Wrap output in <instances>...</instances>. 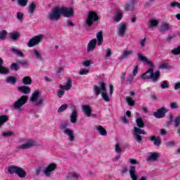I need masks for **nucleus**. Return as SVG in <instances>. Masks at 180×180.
<instances>
[{"label":"nucleus","mask_w":180,"mask_h":180,"mask_svg":"<svg viewBox=\"0 0 180 180\" xmlns=\"http://www.w3.org/2000/svg\"><path fill=\"white\" fill-rule=\"evenodd\" d=\"M136 122L138 127H134L133 136L136 143L140 144L143 141V136H141V134H143L144 136H146L147 134L146 130L142 129L144 126H146V124L144 123V121H143V118L141 117L137 118L136 120Z\"/></svg>","instance_id":"1"},{"label":"nucleus","mask_w":180,"mask_h":180,"mask_svg":"<svg viewBox=\"0 0 180 180\" xmlns=\"http://www.w3.org/2000/svg\"><path fill=\"white\" fill-rule=\"evenodd\" d=\"M99 85H100L101 88H99V86H98L96 85L94 86V91L95 92L96 96H99V95H101V93L102 91L101 96H102L103 99L105 102H110V98L108 95L107 90H106V84L104 82H101L99 83Z\"/></svg>","instance_id":"2"},{"label":"nucleus","mask_w":180,"mask_h":180,"mask_svg":"<svg viewBox=\"0 0 180 180\" xmlns=\"http://www.w3.org/2000/svg\"><path fill=\"white\" fill-rule=\"evenodd\" d=\"M160 76L161 72L160 70H157L154 72V69L150 68L141 75V78H142V79H152L153 82H157V81L160 79Z\"/></svg>","instance_id":"3"},{"label":"nucleus","mask_w":180,"mask_h":180,"mask_svg":"<svg viewBox=\"0 0 180 180\" xmlns=\"http://www.w3.org/2000/svg\"><path fill=\"white\" fill-rule=\"evenodd\" d=\"M99 20V16L96 11H89V14L86 18V25L87 27H92L94 22H98Z\"/></svg>","instance_id":"4"},{"label":"nucleus","mask_w":180,"mask_h":180,"mask_svg":"<svg viewBox=\"0 0 180 180\" xmlns=\"http://www.w3.org/2000/svg\"><path fill=\"white\" fill-rule=\"evenodd\" d=\"M39 96H40V91L35 90L30 97V101L32 103H35V106H40V105L43 104V102H44V97H41L37 101Z\"/></svg>","instance_id":"5"},{"label":"nucleus","mask_w":180,"mask_h":180,"mask_svg":"<svg viewBox=\"0 0 180 180\" xmlns=\"http://www.w3.org/2000/svg\"><path fill=\"white\" fill-rule=\"evenodd\" d=\"M29 97L26 95H22L20 98H18L13 104V108L15 109V110H20L22 106L26 105L27 103V100Z\"/></svg>","instance_id":"6"},{"label":"nucleus","mask_w":180,"mask_h":180,"mask_svg":"<svg viewBox=\"0 0 180 180\" xmlns=\"http://www.w3.org/2000/svg\"><path fill=\"white\" fill-rule=\"evenodd\" d=\"M61 16V8L56 6L53 10H52L48 15L50 20H58Z\"/></svg>","instance_id":"7"},{"label":"nucleus","mask_w":180,"mask_h":180,"mask_svg":"<svg viewBox=\"0 0 180 180\" xmlns=\"http://www.w3.org/2000/svg\"><path fill=\"white\" fill-rule=\"evenodd\" d=\"M168 113V109L165 108V106H162L160 108H158L156 112H153V116L156 119H164L165 117V115Z\"/></svg>","instance_id":"8"},{"label":"nucleus","mask_w":180,"mask_h":180,"mask_svg":"<svg viewBox=\"0 0 180 180\" xmlns=\"http://www.w3.org/2000/svg\"><path fill=\"white\" fill-rule=\"evenodd\" d=\"M43 34H39L37 36H34L33 38L30 39L27 43L28 47H34V46H37V44H40L41 43V39H43Z\"/></svg>","instance_id":"9"},{"label":"nucleus","mask_w":180,"mask_h":180,"mask_svg":"<svg viewBox=\"0 0 180 180\" xmlns=\"http://www.w3.org/2000/svg\"><path fill=\"white\" fill-rule=\"evenodd\" d=\"M60 12L61 15L65 18H71V16H74V8L72 7H61Z\"/></svg>","instance_id":"10"},{"label":"nucleus","mask_w":180,"mask_h":180,"mask_svg":"<svg viewBox=\"0 0 180 180\" xmlns=\"http://www.w3.org/2000/svg\"><path fill=\"white\" fill-rule=\"evenodd\" d=\"M34 146H36V141L32 139H29L27 143L17 146V148L18 150H27L29 148H32V147H34Z\"/></svg>","instance_id":"11"},{"label":"nucleus","mask_w":180,"mask_h":180,"mask_svg":"<svg viewBox=\"0 0 180 180\" xmlns=\"http://www.w3.org/2000/svg\"><path fill=\"white\" fill-rule=\"evenodd\" d=\"M56 169H57V165L53 162L50 163L44 171V174H45L46 176H51V173L50 172H53V171H56Z\"/></svg>","instance_id":"12"},{"label":"nucleus","mask_w":180,"mask_h":180,"mask_svg":"<svg viewBox=\"0 0 180 180\" xmlns=\"http://www.w3.org/2000/svg\"><path fill=\"white\" fill-rule=\"evenodd\" d=\"M137 57H138L139 61H141V63H145L146 64H147L152 68H153V67H154V63H153L151 62V60H148V58H147V57L143 56V54H141V53H138Z\"/></svg>","instance_id":"13"},{"label":"nucleus","mask_w":180,"mask_h":180,"mask_svg":"<svg viewBox=\"0 0 180 180\" xmlns=\"http://www.w3.org/2000/svg\"><path fill=\"white\" fill-rule=\"evenodd\" d=\"M129 172V176H131V179L132 180L139 179V176L137 175V172H136V166H130Z\"/></svg>","instance_id":"14"},{"label":"nucleus","mask_w":180,"mask_h":180,"mask_svg":"<svg viewBox=\"0 0 180 180\" xmlns=\"http://www.w3.org/2000/svg\"><path fill=\"white\" fill-rule=\"evenodd\" d=\"M96 39H93L89 42L87 45V53H91V51H94L96 49Z\"/></svg>","instance_id":"15"},{"label":"nucleus","mask_w":180,"mask_h":180,"mask_svg":"<svg viewBox=\"0 0 180 180\" xmlns=\"http://www.w3.org/2000/svg\"><path fill=\"white\" fill-rule=\"evenodd\" d=\"M126 30H127V27L126 26V23L122 22L118 27V36L122 37V36H124L126 33Z\"/></svg>","instance_id":"16"},{"label":"nucleus","mask_w":180,"mask_h":180,"mask_svg":"<svg viewBox=\"0 0 180 180\" xmlns=\"http://www.w3.org/2000/svg\"><path fill=\"white\" fill-rule=\"evenodd\" d=\"M60 89H65L66 91H70L71 88H72V79L70 77L67 79V84L66 85H60Z\"/></svg>","instance_id":"17"},{"label":"nucleus","mask_w":180,"mask_h":180,"mask_svg":"<svg viewBox=\"0 0 180 180\" xmlns=\"http://www.w3.org/2000/svg\"><path fill=\"white\" fill-rule=\"evenodd\" d=\"M82 109L84 115H86L87 117H91L92 113V109L91 108V106L88 105H83L82 106Z\"/></svg>","instance_id":"18"},{"label":"nucleus","mask_w":180,"mask_h":180,"mask_svg":"<svg viewBox=\"0 0 180 180\" xmlns=\"http://www.w3.org/2000/svg\"><path fill=\"white\" fill-rule=\"evenodd\" d=\"M77 117H78V111L77 110V109L73 108L72 110V113L70 115L71 123H77V122H78Z\"/></svg>","instance_id":"19"},{"label":"nucleus","mask_w":180,"mask_h":180,"mask_svg":"<svg viewBox=\"0 0 180 180\" xmlns=\"http://www.w3.org/2000/svg\"><path fill=\"white\" fill-rule=\"evenodd\" d=\"M149 140L150 141H153V144L154 146H156V147H160V146L161 145V138H160V136L157 137L153 135L149 137Z\"/></svg>","instance_id":"20"},{"label":"nucleus","mask_w":180,"mask_h":180,"mask_svg":"<svg viewBox=\"0 0 180 180\" xmlns=\"http://www.w3.org/2000/svg\"><path fill=\"white\" fill-rule=\"evenodd\" d=\"M63 131L64 134L68 136L70 141H74V140H75V136H74V131H72V130L66 128Z\"/></svg>","instance_id":"21"},{"label":"nucleus","mask_w":180,"mask_h":180,"mask_svg":"<svg viewBox=\"0 0 180 180\" xmlns=\"http://www.w3.org/2000/svg\"><path fill=\"white\" fill-rule=\"evenodd\" d=\"M160 158V154L152 152L149 154V155L147 157L146 160L147 161H157Z\"/></svg>","instance_id":"22"},{"label":"nucleus","mask_w":180,"mask_h":180,"mask_svg":"<svg viewBox=\"0 0 180 180\" xmlns=\"http://www.w3.org/2000/svg\"><path fill=\"white\" fill-rule=\"evenodd\" d=\"M19 92H21V94H25V95H28V94H30V87L27 86H21L18 88Z\"/></svg>","instance_id":"23"},{"label":"nucleus","mask_w":180,"mask_h":180,"mask_svg":"<svg viewBox=\"0 0 180 180\" xmlns=\"http://www.w3.org/2000/svg\"><path fill=\"white\" fill-rule=\"evenodd\" d=\"M79 177V175L78 174V173L75 172H70L66 176V179L68 180H72V179L77 180L78 179Z\"/></svg>","instance_id":"24"},{"label":"nucleus","mask_w":180,"mask_h":180,"mask_svg":"<svg viewBox=\"0 0 180 180\" xmlns=\"http://www.w3.org/2000/svg\"><path fill=\"white\" fill-rule=\"evenodd\" d=\"M96 39L98 41V46H102L103 44V32L102 31H100L96 34Z\"/></svg>","instance_id":"25"},{"label":"nucleus","mask_w":180,"mask_h":180,"mask_svg":"<svg viewBox=\"0 0 180 180\" xmlns=\"http://www.w3.org/2000/svg\"><path fill=\"white\" fill-rule=\"evenodd\" d=\"M18 169H19L18 166L9 165L8 167V172L10 173L11 175H12L13 174H18Z\"/></svg>","instance_id":"26"},{"label":"nucleus","mask_w":180,"mask_h":180,"mask_svg":"<svg viewBox=\"0 0 180 180\" xmlns=\"http://www.w3.org/2000/svg\"><path fill=\"white\" fill-rule=\"evenodd\" d=\"M18 79L14 76H8L6 79V84H11V85H15L16 84Z\"/></svg>","instance_id":"27"},{"label":"nucleus","mask_w":180,"mask_h":180,"mask_svg":"<svg viewBox=\"0 0 180 180\" xmlns=\"http://www.w3.org/2000/svg\"><path fill=\"white\" fill-rule=\"evenodd\" d=\"M9 37L13 41H16L19 37H20V34H19L18 32H11L9 33Z\"/></svg>","instance_id":"28"},{"label":"nucleus","mask_w":180,"mask_h":180,"mask_svg":"<svg viewBox=\"0 0 180 180\" xmlns=\"http://www.w3.org/2000/svg\"><path fill=\"white\" fill-rule=\"evenodd\" d=\"M9 120V116L6 115H0V127L5 124Z\"/></svg>","instance_id":"29"},{"label":"nucleus","mask_w":180,"mask_h":180,"mask_svg":"<svg viewBox=\"0 0 180 180\" xmlns=\"http://www.w3.org/2000/svg\"><path fill=\"white\" fill-rule=\"evenodd\" d=\"M17 175L19 178H25L27 175L26 172L20 167H18Z\"/></svg>","instance_id":"30"},{"label":"nucleus","mask_w":180,"mask_h":180,"mask_svg":"<svg viewBox=\"0 0 180 180\" xmlns=\"http://www.w3.org/2000/svg\"><path fill=\"white\" fill-rule=\"evenodd\" d=\"M22 82L24 85H32V78L29 76H25L22 78Z\"/></svg>","instance_id":"31"},{"label":"nucleus","mask_w":180,"mask_h":180,"mask_svg":"<svg viewBox=\"0 0 180 180\" xmlns=\"http://www.w3.org/2000/svg\"><path fill=\"white\" fill-rule=\"evenodd\" d=\"M97 130L99 131L101 136H108V131L103 127H102V125H99L97 127Z\"/></svg>","instance_id":"32"},{"label":"nucleus","mask_w":180,"mask_h":180,"mask_svg":"<svg viewBox=\"0 0 180 180\" xmlns=\"http://www.w3.org/2000/svg\"><path fill=\"white\" fill-rule=\"evenodd\" d=\"M169 29H171V27H169V24L164 23L161 25L160 31L164 32H167V30H169Z\"/></svg>","instance_id":"33"},{"label":"nucleus","mask_w":180,"mask_h":180,"mask_svg":"<svg viewBox=\"0 0 180 180\" xmlns=\"http://www.w3.org/2000/svg\"><path fill=\"white\" fill-rule=\"evenodd\" d=\"M122 18H123V13L119 11H117L115 18V22H120Z\"/></svg>","instance_id":"34"},{"label":"nucleus","mask_w":180,"mask_h":180,"mask_svg":"<svg viewBox=\"0 0 180 180\" xmlns=\"http://www.w3.org/2000/svg\"><path fill=\"white\" fill-rule=\"evenodd\" d=\"M11 51L12 53H14V54L19 56V57H23L25 56L23 52L20 51L19 49H16L15 48H12Z\"/></svg>","instance_id":"35"},{"label":"nucleus","mask_w":180,"mask_h":180,"mask_svg":"<svg viewBox=\"0 0 180 180\" xmlns=\"http://www.w3.org/2000/svg\"><path fill=\"white\" fill-rule=\"evenodd\" d=\"M155 26H158V20H151L149 21V25H148L149 29L155 27Z\"/></svg>","instance_id":"36"},{"label":"nucleus","mask_w":180,"mask_h":180,"mask_svg":"<svg viewBox=\"0 0 180 180\" xmlns=\"http://www.w3.org/2000/svg\"><path fill=\"white\" fill-rule=\"evenodd\" d=\"M129 8H134V1L131 0V4L130 3L126 4L124 8V10L126 12H128Z\"/></svg>","instance_id":"37"},{"label":"nucleus","mask_w":180,"mask_h":180,"mask_svg":"<svg viewBox=\"0 0 180 180\" xmlns=\"http://www.w3.org/2000/svg\"><path fill=\"white\" fill-rule=\"evenodd\" d=\"M126 101L127 103H128L129 106H134L136 105V102L133 100L131 97L127 96Z\"/></svg>","instance_id":"38"},{"label":"nucleus","mask_w":180,"mask_h":180,"mask_svg":"<svg viewBox=\"0 0 180 180\" xmlns=\"http://www.w3.org/2000/svg\"><path fill=\"white\" fill-rule=\"evenodd\" d=\"M68 108V104L65 103L63 104L58 110V113H63V112H65L67 108Z\"/></svg>","instance_id":"39"},{"label":"nucleus","mask_w":180,"mask_h":180,"mask_svg":"<svg viewBox=\"0 0 180 180\" xmlns=\"http://www.w3.org/2000/svg\"><path fill=\"white\" fill-rule=\"evenodd\" d=\"M11 71H19L20 70V67L18 63H12L10 66Z\"/></svg>","instance_id":"40"},{"label":"nucleus","mask_w":180,"mask_h":180,"mask_svg":"<svg viewBox=\"0 0 180 180\" xmlns=\"http://www.w3.org/2000/svg\"><path fill=\"white\" fill-rule=\"evenodd\" d=\"M34 9H36V4L32 2L30 4L28 12H30L32 14L34 13Z\"/></svg>","instance_id":"41"},{"label":"nucleus","mask_w":180,"mask_h":180,"mask_svg":"<svg viewBox=\"0 0 180 180\" xmlns=\"http://www.w3.org/2000/svg\"><path fill=\"white\" fill-rule=\"evenodd\" d=\"M0 74H4V75H6L9 74V70L6 67L0 66Z\"/></svg>","instance_id":"42"},{"label":"nucleus","mask_w":180,"mask_h":180,"mask_svg":"<svg viewBox=\"0 0 180 180\" xmlns=\"http://www.w3.org/2000/svg\"><path fill=\"white\" fill-rule=\"evenodd\" d=\"M6 36H8V32L6 30H3L0 32V40H5Z\"/></svg>","instance_id":"43"},{"label":"nucleus","mask_w":180,"mask_h":180,"mask_svg":"<svg viewBox=\"0 0 180 180\" xmlns=\"http://www.w3.org/2000/svg\"><path fill=\"white\" fill-rule=\"evenodd\" d=\"M173 122H174V127H179V126H180V115L176 117Z\"/></svg>","instance_id":"44"},{"label":"nucleus","mask_w":180,"mask_h":180,"mask_svg":"<svg viewBox=\"0 0 180 180\" xmlns=\"http://www.w3.org/2000/svg\"><path fill=\"white\" fill-rule=\"evenodd\" d=\"M130 54H133V51H131V50H129V51L125 50L123 52L122 58V59L127 58V56H130Z\"/></svg>","instance_id":"45"},{"label":"nucleus","mask_w":180,"mask_h":180,"mask_svg":"<svg viewBox=\"0 0 180 180\" xmlns=\"http://www.w3.org/2000/svg\"><path fill=\"white\" fill-rule=\"evenodd\" d=\"M17 2L20 6L25 8V6H27L28 1L27 0H17Z\"/></svg>","instance_id":"46"},{"label":"nucleus","mask_w":180,"mask_h":180,"mask_svg":"<svg viewBox=\"0 0 180 180\" xmlns=\"http://www.w3.org/2000/svg\"><path fill=\"white\" fill-rule=\"evenodd\" d=\"M171 53L174 56H179L180 55V46H177V48L174 49L171 51Z\"/></svg>","instance_id":"47"},{"label":"nucleus","mask_w":180,"mask_h":180,"mask_svg":"<svg viewBox=\"0 0 180 180\" xmlns=\"http://www.w3.org/2000/svg\"><path fill=\"white\" fill-rule=\"evenodd\" d=\"M170 6L171 8H178L179 9H180V4L178 1H173L170 3Z\"/></svg>","instance_id":"48"},{"label":"nucleus","mask_w":180,"mask_h":180,"mask_svg":"<svg viewBox=\"0 0 180 180\" xmlns=\"http://www.w3.org/2000/svg\"><path fill=\"white\" fill-rule=\"evenodd\" d=\"M33 53L37 60H41V54H40V52H39V51L34 50Z\"/></svg>","instance_id":"49"},{"label":"nucleus","mask_w":180,"mask_h":180,"mask_svg":"<svg viewBox=\"0 0 180 180\" xmlns=\"http://www.w3.org/2000/svg\"><path fill=\"white\" fill-rule=\"evenodd\" d=\"M160 70H168L171 68V66H169V65H168L167 63H163L160 65Z\"/></svg>","instance_id":"50"},{"label":"nucleus","mask_w":180,"mask_h":180,"mask_svg":"<svg viewBox=\"0 0 180 180\" xmlns=\"http://www.w3.org/2000/svg\"><path fill=\"white\" fill-rule=\"evenodd\" d=\"M112 56V49H105V58H108Z\"/></svg>","instance_id":"51"},{"label":"nucleus","mask_w":180,"mask_h":180,"mask_svg":"<svg viewBox=\"0 0 180 180\" xmlns=\"http://www.w3.org/2000/svg\"><path fill=\"white\" fill-rule=\"evenodd\" d=\"M3 137H11V136H13V131H10L8 132H4L2 134Z\"/></svg>","instance_id":"52"},{"label":"nucleus","mask_w":180,"mask_h":180,"mask_svg":"<svg viewBox=\"0 0 180 180\" xmlns=\"http://www.w3.org/2000/svg\"><path fill=\"white\" fill-rule=\"evenodd\" d=\"M162 89H165L167 88H169V84H168V82L163 81L162 84H161Z\"/></svg>","instance_id":"53"},{"label":"nucleus","mask_w":180,"mask_h":180,"mask_svg":"<svg viewBox=\"0 0 180 180\" xmlns=\"http://www.w3.org/2000/svg\"><path fill=\"white\" fill-rule=\"evenodd\" d=\"M115 153H117V154H120V153H122V148L119 143L115 144Z\"/></svg>","instance_id":"54"},{"label":"nucleus","mask_w":180,"mask_h":180,"mask_svg":"<svg viewBox=\"0 0 180 180\" xmlns=\"http://www.w3.org/2000/svg\"><path fill=\"white\" fill-rule=\"evenodd\" d=\"M17 19L20 21L23 20V13L18 12L17 13Z\"/></svg>","instance_id":"55"},{"label":"nucleus","mask_w":180,"mask_h":180,"mask_svg":"<svg viewBox=\"0 0 180 180\" xmlns=\"http://www.w3.org/2000/svg\"><path fill=\"white\" fill-rule=\"evenodd\" d=\"M138 72H139V65H136L134 67V69L133 72H132V75L134 77H136V75H137Z\"/></svg>","instance_id":"56"},{"label":"nucleus","mask_w":180,"mask_h":180,"mask_svg":"<svg viewBox=\"0 0 180 180\" xmlns=\"http://www.w3.org/2000/svg\"><path fill=\"white\" fill-rule=\"evenodd\" d=\"M89 72V70H82L79 72V75H86Z\"/></svg>","instance_id":"57"},{"label":"nucleus","mask_w":180,"mask_h":180,"mask_svg":"<svg viewBox=\"0 0 180 180\" xmlns=\"http://www.w3.org/2000/svg\"><path fill=\"white\" fill-rule=\"evenodd\" d=\"M120 79L122 82H124V79H126V72H122L120 76Z\"/></svg>","instance_id":"58"},{"label":"nucleus","mask_w":180,"mask_h":180,"mask_svg":"<svg viewBox=\"0 0 180 180\" xmlns=\"http://www.w3.org/2000/svg\"><path fill=\"white\" fill-rule=\"evenodd\" d=\"M127 81L129 85H131V83L133 82V76L130 75L128 77H127Z\"/></svg>","instance_id":"59"},{"label":"nucleus","mask_w":180,"mask_h":180,"mask_svg":"<svg viewBox=\"0 0 180 180\" xmlns=\"http://www.w3.org/2000/svg\"><path fill=\"white\" fill-rule=\"evenodd\" d=\"M170 108L171 109H178V104L176 103H171Z\"/></svg>","instance_id":"60"},{"label":"nucleus","mask_w":180,"mask_h":180,"mask_svg":"<svg viewBox=\"0 0 180 180\" xmlns=\"http://www.w3.org/2000/svg\"><path fill=\"white\" fill-rule=\"evenodd\" d=\"M65 94V91H63V90H59L58 91V98H63V96Z\"/></svg>","instance_id":"61"},{"label":"nucleus","mask_w":180,"mask_h":180,"mask_svg":"<svg viewBox=\"0 0 180 180\" xmlns=\"http://www.w3.org/2000/svg\"><path fill=\"white\" fill-rule=\"evenodd\" d=\"M129 162L131 165H137V164H139V162H137L136 159H131Z\"/></svg>","instance_id":"62"},{"label":"nucleus","mask_w":180,"mask_h":180,"mask_svg":"<svg viewBox=\"0 0 180 180\" xmlns=\"http://www.w3.org/2000/svg\"><path fill=\"white\" fill-rule=\"evenodd\" d=\"M83 65H84V67H89L91 65V60H84Z\"/></svg>","instance_id":"63"},{"label":"nucleus","mask_w":180,"mask_h":180,"mask_svg":"<svg viewBox=\"0 0 180 180\" xmlns=\"http://www.w3.org/2000/svg\"><path fill=\"white\" fill-rule=\"evenodd\" d=\"M68 126V124L67 123L61 124V125H60L61 130H65V129H67Z\"/></svg>","instance_id":"64"}]
</instances>
